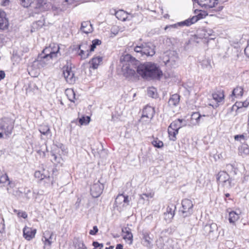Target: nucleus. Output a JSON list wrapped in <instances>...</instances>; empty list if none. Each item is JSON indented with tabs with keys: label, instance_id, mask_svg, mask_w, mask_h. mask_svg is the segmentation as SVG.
Returning <instances> with one entry per match:
<instances>
[{
	"label": "nucleus",
	"instance_id": "f257e3e1",
	"mask_svg": "<svg viewBox=\"0 0 249 249\" xmlns=\"http://www.w3.org/2000/svg\"><path fill=\"white\" fill-rule=\"evenodd\" d=\"M137 73L145 79H159L162 75L159 67L156 64L151 62L139 65Z\"/></svg>",
	"mask_w": 249,
	"mask_h": 249
},
{
	"label": "nucleus",
	"instance_id": "f03ea898",
	"mask_svg": "<svg viewBox=\"0 0 249 249\" xmlns=\"http://www.w3.org/2000/svg\"><path fill=\"white\" fill-rule=\"evenodd\" d=\"M122 64V72L126 78L134 77L136 75L139 61L129 54L123 55L120 58Z\"/></svg>",
	"mask_w": 249,
	"mask_h": 249
},
{
	"label": "nucleus",
	"instance_id": "7ed1b4c3",
	"mask_svg": "<svg viewBox=\"0 0 249 249\" xmlns=\"http://www.w3.org/2000/svg\"><path fill=\"white\" fill-rule=\"evenodd\" d=\"M50 7L51 4L48 0H34L31 10L37 14L47 11Z\"/></svg>",
	"mask_w": 249,
	"mask_h": 249
},
{
	"label": "nucleus",
	"instance_id": "20e7f679",
	"mask_svg": "<svg viewBox=\"0 0 249 249\" xmlns=\"http://www.w3.org/2000/svg\"><path fill=\"white\" fill-rule=\"evenodd\" d=\"M205 15L204 14H202V13H200L197 14V15L193 16L191 18H188L184 21L178 22V23L174 24L173 25H170L169 26H166L164 29L166 30L168 28H177L178 26H189L192 25L193 23H195L199 19L204 18L205 17Z\"/></svg>",
	"mask_w": 249,
	"mask_h": 249
},
{
	"label": "nucleus",
	"instance_id": "39448f33",
	"mask_svg": "<svg viewBox=\"0 0 249 249\" xmlns=\"http://www.w3.org/2000/svg\"><path fill=\"white\" fill-rule=\"evenodd\" d=\"M194 204L191 200L184 199L181 202V207L179 210L180 215L183 217L190 216L193 213Z\"/></svg>",
	"mask_w": 249,
	"mask_h": 249
},
{
	"label": "nucleus",
	"instance_id": "423d86ee",
	"mask_svg": "<svg viewBox=\"0 0 249 249\" xmlns=\"http://www.w3.org/2000/svg\"><path fill=\"white\" fill-rule=\"evenodd\" d=\"M42 53L45 54L46 56H48L50 59L56 58L58 54L60 53L59 47L56 44H51L42 51Z\"/></svg>",
	"mask_w": 249,
	"mask_h": 249
},
{
	"label": "nucleus",
	"instance_id": "0eeeda50",
	"mask_svg": "<svg viewBox=\"0 0 249 249\" xmlns=\"http://www.w3.org/2000/svg\"><path fill=\"white\" fill-rule=\"evenodd\" d=\"M155 110L153 107L151 106H146L143 109L141 121L145 124H149L153 118Z\"/></svg>",
	"mask_w": 249,
	"mask_h": 249
},
{
	"label": "nucleus",
	"instance_id": "6e6552de",
	"mask_svg": "<svg viewBox=\"0 0 249 249\" xmlns=\"http://www.w3.org/2000/svg\"><path fill=\"white\" fill-rule=\"evenodd\" d=\"M216 179L219 183L223 184L227 188H230L232 186V180L230 178L229 175L225 171L219 172L216 176Z\"/></svg>",
	"mask_w": 249,
	"mask_h": 249
},
{
	"label": "nucleus",
	"instance_id": "1a4fd4ad",
	"mask_svg": "<svg viewBox=\"0 0 249 249\" xmlns=\"http://www.w3.org/2000/svg\"><path fill=\"white\" fill-rule=\"evenodd\" d=\"M50 59L48 56H46L45 54L42 53L33 62V66L37 69L45 67L49 64V61Z\"/></svg>",
	"mask_w": 249,
	"mask_h": 249
},
{
	"label": "nucleus",
	"instance_id": "9d476101",
	"mask_svg": "<svg viewBox=\"0 0 249 249\" xmlns=\"http://www.w3.org/2000/svg\"><path fill=\"white\" fill-rule=\"evenodd\" d=\"M178 59V56L175 52H171L169 56H165L163 57L165 64L171 68H175L177 66Z\"/></svg>",
	"mask_w": 249,
	"mask_h": 249
},
{
	"label": "nucleus",
	"instance_id": "9b49d317",
	"mask_svg": "<svg viewBox=\"0 0 249 249\" xmlns=\"http://www.w3.org/2000/svg\"><path fill=\"white\" fill-rule=\"evenodd\" d=\"M63 75L66 81L69 84H74L76 81V77L74 75V71L71 67L65 66L63 67Z\"/></svg>",
	"mask_w": 249,
	"mask_h": 249
},
{
	"label": "nucleus",
	"instance_id": "f8f14e48",
	"mask_svg": "<svg viewBox=\"0 0 249 249\" xmlns=\"http://www.w3.org/2000/svg\"><path fill=\"white\" fill-rule=\"evenodd\" d=\"M89 45L87 42H82L78 45L77 53L82 59H86L89 55Z\"/></svg>",
	"mask_w": 249,
	"mask_h": 249
},
{
	"label": "nucleus",
	"instance_id": "ddd939ff",
	"mask_svg": "<svg viewBox=\"0 0 249 249\" xmlns=\"http://www.w3.org/2000/svg\"><path fill=\"white\" fill-rule=\"evenodd\" d=\"M104 188V185L100 183L99 181L94 183L90 188L91 196L95 198L99 197L102 193Z\"/></svg>",
	"mask_w": 249,
	"mask_h": 249
},
{
	"label": "nucleus",
	"instance_id": "4468645a",
	"mask_svg": "<svg viewBox=\"0 0 249 249\" xmlns=\"http://www.w3.org/2000/svg\"><path fill=\"white\" fill-rule=\"evenodd\" d=\"M198 5L205 9L214 7L218 3V0H193Z\"/></svg>",
	"mask_w": 249,
	"mask_h": 249
},
{
	"label": "nucleus",
	"instance_id": "2eb2a0df",
	"mask_svg": "<svg viewBox=\"0 0 249 249\" xmlns=\"http://www.w3.org/2000/svg\"><path fill=\"white\" fill-rule=\"evenodd\" d=\"M53 233L49 231H46L43 233L42 240L44 244V249H50L51 246L53 243Z\"/></svg>",
	"mask_w": 249,
	"mask_h": 249
},
{
	"label": "nucleus",
	"instance_id": "dca6fc26",
	"mask_svg": "<svg viewBox=\"0 0 249 249\" xmlns=\"http://www.w3.org/2000/svg\"><path fill=\"white\" fill-rule=\"evenodd\" d=\"M208 117L205 115H201L199 112H194L191 117V124L192 125H196L199 124L201 122L205 121V119Z\"/></svg>",
	"mask_w": 249,
	"mask_h": 249
},
{
	"label": "nucleus",
	"instance_id": "f3484780",
	"mask_svg": "<svg viewBox=\"0 0 249 249\" xmlns=\"http://www.w3.org/2000/svg\"><path fill=\"white\" fill-rule=\"evenodd\" d=\"M35 177L38 178L40 180L44 179L49 180L48 182L53 184V180L51 179L48 171L44 169L42 171H36L34 174Z\"/></svg>",
	"mask_w": 249,
	"mask_h": 249
},
{
	"label": "nucleus",
	"instance_id": "a211bd4d",
	"mask_svg": "<svg viewBox=\"0 0 249 249\" xmlns=\"http://www.w3.org/2000/svg\"><path fill=\"white\" fill-rule=\"evenodd\" d=\"M2 121L4 123L7 122L8 124L6 127H5L4 125H1L0 127L1 129L4 130L5 135L9 136L11 135L14 128V122L8 118H3Z\"/></svg>",
	"mask_w": 249,
	"mask_h": 249
},
{
	"label": "nucleus",
	"instance_id": "6ab92c4d",
	"mask_svg": "<svg viewBox=\"0 0 249 249\" xmlns=\"http://www.w3.org/2000/svg\"><path fill=\"white\" fill-rule=\"evenodd\" d=\"M123 238L128 244H132L133 243V234L131 230L129 227H124L122 229Z\"/></svg>",
	"mask_w": 249,
	"mask_h": 249
},
{
	"label": "nucleus",
	"instance_id": "aec40b11",
	"mask_svg": "<svg viewBox=\"0 0 249 249\" xmlns=\"http://www.w3.org/2000/svg\"><path fill=\"white\" fill-rule=\"evenodd\" d=\"M204 230L206 233L208 234L210 236H213L214 235H216L218 227L216 224L212 223L205 225L204 227Z\"/></svg>",
	"mask_w": 249,
	"mask_h": 249
},
{
	"label": "nucleus",
	"instance_id": "412c9836",
	"mask_svg": "<svg viewBox=\"0 0 249 249\" xmlns=\"http://www.w3.org/2000/svg\"><path fill=\"white\" fill-rule=\"evenodd\" d=\"M23 232L24 237L27 240H30L35 236L36 230L35 229L26 226L23 230Z\"/></svg>",
	"mask_w": 249,
	"mask_h": 249
},
{
	"label": "nucleus",
	"instance_id": "4be33fe9",
	"mask_svg": "<svg viewBox=\"0 0 249 249\" xmlns=\"http://www.w3.org/2000/svg\"><path fill=\"white\" fill-rule=\"evenodd\" d=\"M142 235L143 245L147 247H151L153 239L150 237V232L146 231H142Z\"/></svg>",
	"mask_w": 249,
	"mask_h": 249
},
{
	"label": "nucleus",
	"instance_id": "5701e85b",
	"mask_svg": "<svg viewBox=\"0 0 249 249\" xmlns=\"http://www.w3.org/2000/svg\"><path fill=\"white\" fill-rule=\"evenodd\" d=\"M143 48L146 50L145 53H143L144 55L152 56L155 53V46L151 43H145L143 44Z\"/></svg>",
	"mask_w": 249,
	"mask_h": 249
},
{
	"label": "nucleus",
	"instance_id": "b1692460",
	"mask_svg": "<svg viewBox=\"0 0 249 249\" xmlns=\"http://www.w3.org/2000/svg\"><path fill=\"white\" fill-rule=\"evenodd\" d=\"M129 201L128 196L121 194L117 196L115 202L117 205L123 204V206H126L128 205Z\"/></svg>",
	"mask_w": 249,
	"mask_h": 249
},
{
	"label": "nucleus",
	"instance_id": "393cba45",
	"mask_svg": "<svg viewBox=\"0 0 249 249\" xmlns=\"http://www.w3.org/2000/svg\"><path fill=\"white\" fill-rule=\"evenodd\" d=\"M8 21L6 18V14L3 11H0V29L4 30L8 27Z\"/></svg>",
	"mask_w": 249,
	"mask_h": 249
},
{
	"label": "nucleus",
	"instance_id": "a878e982",
	"mask_svg": "<svg viewBox=\"0 0 249 249\" xmlns=\"http://www.w3.org/2000/svg\"><path fill=\"white\" fill-rule=\"evenodd\" d=\"M213 100L217 103L223 102L224 99V91L223 90H218L212 94Z\"/></svg>",
	"mask_w": 249,
	"mask_h": 249
},
{
	"label": "nucleus",
	"instance_id": "bb28decb",
	"mask_svg": "<svg viewBox=\"0 0 249 249\" xmlns=\"http://www.w3.org/2000/svg\"><path fill=\"white\" fill-rule=\"evenodd\" d=\"M39 131L42 135L45 136L48 138H51L52 136L50 127L47 125H42L40 126Z\"/></svg>",
	"mask_w": 249,
	"mask_h": 249
},
{
	"label": "nucleus",
	"instance_id": "cd10ccee",
	"mask_svg": "<svg viewBox=\"0 0 249 249\" xmlns=\"http://www.w3.org/2000/svg\"><path fill=\"white\" fill-rule=\"evenodd\" d=\"M240 212L231 211L229 214V220L230 223L234 224L240 218Z\"/></svg>",
	"mask_w": 249,
	"mask_h": 249
},
{
	"label": "nucleus",
	"instance_id": "c85d7f7f",
	"mask_svg": "<svg viewBox=\"0 0 249 249\" xmlns=\"http://www.w3.org/2000/svg\"><path fill=\"white\" fill-rule=\"evenodd\" d=\"M81 30L84 33L88 34L92 32L91 24L89 21H84L81 23Z\"/></svg>",
	"mask_w": 249,
	"mask_h": 249
},
{
	"label": "nucleus",
	"instance_id": "c756f323",
	"mask_svg": "<svg viewBox=\"0 0 249 249\" xmlns=\"http://www.w3.org/2000/svg\"><path fill=\"white\" fill-rule=\"evenodd\" d=\"M103 61V58L101 56H97L93 57L90 61L89 64L90 65V68L93 69H96L98 67V66L102 63Z\"/></svg>",
	"mask_w": 249,
	"mask_h": 249
},
{
	"label": "nucleus",
	"instance_id": "7c9ffc66",
	"mask_svg": "<svg viewBox=\"0 0 249 249\" xmlns=\"http://www.w3.org/2000/svg\"><path fill=\"white\" fill-rule=\"evenodd\" d=\"M213 32L210 29H203L198 32V35L200 37L208 38L210 36H213Z\"/></svg>",
	"mask_w": 249,
	"mask_h": 249
},
{
	"label": "nucleus",
	"instance_id": "2f4dec72",
	"mask_svg": "<svg viewBox=\"0 0 249 249\" xmlns=\"http://www.w3.org/2000/svg\"><path fill=\"white\" fill-rule=\"evenodd\" d=\"M243 94V88L242 87H237L233 89L232 94L231 95L232 100H233V97L239 98L242 96Z\"/></svg>",
	"mask_w": 249,
	"mask_h": 249
},
{
	"label": "nucleus",
	"instance_id": "473e14b6",
	"mask_svg": "<svg viewBox=\"0 0 249 249\" xmlns=\"http://www.w3.org/2000/svg\"><path fill=\"white\" fill-rule=\"evenodd\" d=\"M179 102V96L177 94H173L171 96L168 101V104L170 106L176 107Z\"/></svg>",
	"mask_w": 249,
	"mask_h": 249
},
{
	"label": "nucleus",
	"instance_id": "72a5a7b5",
	"mask_svg": "<svg viewBox=\"0 0 249 249\" xmlns=\"http://www.w3.org/2000/svg\"><path fill=\"white\" fill-rule=\"evenodd\" d=\"M115 16L117 18L122 21L130 19L129 16L127 15V13L124 10H119L116 12Z\"/></svg>",
	"mask_w": 249,
	"mask_h": 249
},
{
	"label": "nucleus",
	"instance_id": "f704fd0d",
	"mask_svg": "<svg viewBox=\"0 0 249 249\" xmlns=\"http://www.w3.org/2000/svg\"><path fill=\"white\" fill-rule=\"evenodd\" d=\"M168 133L169 139L171 141H175L176 140V135L178 134V131L174 129L173 128L168 127Z\"/></svg>",
	"mask_w": 249,
	"mask_h": 249
},
{
	"label": "nucleus",
	"instance_id": "c9c22d12",
	"mask_svg": "<svg viewBox=\"0 0 249 249\" xmlns=\"http://www.w3.org/2000/svg\"><path fill=\"white\" fill-rule=\"evenodd\" d=\"M66 94L69 100L71 102H74L76 99L75 93L74 90L71 89H67L65 91Z\"/></svg>",
	"mask_w": 249,
	"mask_h": 249
},
{
	"label": "nucleus",
	"instance_id": "e433bc0d",
	"mask_svg": "<svg viewBox=\"0 0 249 249\" xmlns=\"http://www.w3.org/2000/svg\"><path fill=\"white\" fill-rule=\"evenodd\" d=\"M239 155L244 156L249 155V148L247 145H243L238 148Z\"/></svg>",
	"mask_w": 249,
	"mask_h": 249
},
{
	"label": "nucleus",
	"instance_id": "4c0bfd02",
	"mask_svg": "<svg viewBox=\"0 0 249 249\" xmlns=\"http://www.w3.org/2000/svg\"><path fill=\"white\" fill-rule=\"evenodd\" d=\"M20 4L24 7L29 8L32 10V4L33 3V0H19Z\"/></svg>",
	"mask_w": 249,
	"mask_h": 249
},
{
	"label": "nucleus",
	"instance_id": "58836bf2",
	"mask_svg": "<svg viewBox=\"0 0 249 249\" xmlns=\"http://www.w3.org/2000/svg\"><path fill=\"white\" fill-rule=\"evenodd\" d=\"M152 145L157 148H161L163 146V143L158 138H153V140L151 142Z\"/></svg>",
	"mask_w": 249,
	"mask_h": 249
},
{
	"label": "nucleus",
	"instance_id": "ea45409f",
	"mask_svg": "<svg viewBox=\"0 0 249 249\" xmlns=\"http://www.w3.org/2000/svg\"><path fill=\"white\" fill-rule=\"evenodd\" d=\"M0 183L3 184L4 185L6 183H7V184L9 185L10 184V181L9 180V178H8V176L6 173L2 175L0 177Z\"/></svg>",
	"mask_w": 249,
	"mask_h": 249
},
{
	"label": "nucleus",
	"instance_id": "a19ab883",
	"mask_svg": "<svg viewBox=\"0 0 249 249\" xmlns=\"http://www.w3.org/2000/svg\"><path fill=\"white\" fill-rule=\"evenodd\" d=\"M134 51L138 53H140V56L143 55V53H145L146 50L144 48H143V44L141 46H136L134 48Z\"/></svg>",
	"mask_w": 249,
	"mask_h": 249
},
{
	"label": "nucleus",
	"instance_id": "79ce46f5",
	"mask_svg": "<svg viewBox=\"0 0 249 249\" xmlns=\"http://www.w3.org/2000/svg\"><path fill=\"white\" fill-rule=\"evenodd\" d=\"M169 127L178 131L179 129L181 128L179 120L177 119L174 121L170 124Z\"/></svg>",
	"mask_w": 249,
	"mask_h": 249
},
{
	"label": "nucleus",
	"instance_id": "37998d69",
	"mask_svg": "<svg viewBox=\"0 0 249 249\" xmlns=\"http://www.w3.org/2000/svg\"><path fill=\"white\" fill-rule=\"evenodd\" d=\"M101 44V41L99 39H94L92 41V44L89 46L90 52H92L94 50L97 45H99Z\"/></svg>",
	"mask_w": 249,
	"mask_h": 249
},
{
	"label": "nucleus",
	"instance_id": "c03bdc74",
	"mask_svg": "<svg viewBox=\"0 0 249 249\" xmlns=\"http://www.w3.org/2000/svg\"><path fill=\"white\" fill-rule=\"evenodd\" d=\"M90 122V117L89 116L82 117L79 119V122L81 125H87Z\"/></svg>",
	"mask_w": 249,
	"mask_h": 249
},
{
	"label": "nucleus",
	"instance_id": "a18cd8bd",
	"mask_svg": "<svg viewBox=\"0 0 249 249\" xmlns=\"http://www.w3.org/2000/svg\"><path fill=\"white\" fill-rule=\"evenodd\" d=\"M147 94L149 96L155 98L157 96L156 90L154 88H150L147 90Z\"/></svg>",
	"mask_w": 249,
	"mask_h": 249
},
{
	"label": "nucleus",
	"instance_id": "49530a36",
	"mask_svg": "<svg viewBox=\"0 0 249 249\" xmlns=\"http://www.w3.org/2000/svg\"><path fill=\"white\" fill-rule=\"evenodd\" d=\"M75 247L76 249H87V247L82 241H78L76 243Z\"/></svg>",
	"mask_w": 249,
	"mask_h": 249
},
{
	"label": "nucleus",
	"instance_id": "de8ad7c7",
	"mask_svg": "<svg viewBox=\"0 0 249 249\" xmlns=\"http://www.w3.org/2000/svg\"><path fill=\"white\" fill-rule=\"evenodd\" d=\"M248 135L247 133H243L241 135H237L234 136V139L236 141H239L240 140H243L244 141H246L247 140Z\"/></svg>",
	"mask_w": 249,
	"mask_h": 249
},
{
	"label": "nucleus",
	"instance_id": "09e8293b",
	"mask_svg": "<svg viewBox=\"0 0 249 249\" xmlns=\"http://www.w3.org/2000/svg\"><path fill=\"white\" fill-rule=\"evenodd\" d=\"M202 65L205 68L210 69L212 68L211 60L209 59L203 60L202 62Z\"/></svg>",
	"mask_w": 249,
	"mask_h": 249
},
{
	"label": "nucleus",
	"instance_id": "8fccbe9b",
	"mask_svg": "<svg viewBox=\"0 0 249 249\" xmlns=\"http://www.w3.org/2000/svg\"><path fill=\"white\" fill-rule=\"evenodd\" d=\"M176 209V206L174 205H172L171 206H168L166 209V212L165 213H172L173 215H175V210Z\"/></svg>",
	"mask_w": 249,
	"mask_h": 249
},
{
	"label": "nucleus",
	"instance_id": "3c124183",
	"mask_svg": "<svg viewBox=\"0 0 249 249\" xmlns=\"http://www.w3.org/2000/svg\"><path fill=\"white\" fill-rule=\"evenodd\" d=\"M44 25V22L41 20H38L35 23H33V27L34 28L38 29Z\"/></svg>",
	"mask_w": 249,
	"mask_h": 249
},
{
	"label": "nucleus",
	"instance_id": "603ef678",
	"mask_svg": "<svg viewBox=\"0 0 249 249\" xmlns=\"http://www.w3.org/2000/svg\"><path fill=\"white\" fill-rule=\"evenodd\" d=\"M92 245L94 247L93 249H102L104 247L103 244H100L96 241H94L92 243Z\"/></svg>",
	"mask_w": 249,
	"mask_h": 249
},
{
	"label": "nucleus",
	"instance_id": "864d4df0",
	"mask_svg": "<svg viewBox=\"0 0 249 249\" xmlns=\"http://www.w3.org/2000/svg\"><path fill=\"white\" fill-rule=\"evenodd\" d=\"M153 196H154L153 193H147V194H143L142 195H141L140 197L141 199H144L145 197H146L147 198H152L153 197Z\"/></svg>",
	"mask_w": 249,
	"mask_h": 249
},
{
	"label": "nucleus",
	"instance_id": "5fc2aeb1",
	"mask_svg": "<svg viewBox=\"0 0 249 249\" xmlns=\"http://www.w3.org/2000/svg\"><path fill=\"white\" fill-rule=\"evenodd\" d=\"M164 216H165V219L167 221H170L174 217V215H173L172 213H164Z\"/></svg>",
	"mask_w": 249,
	"mask_h": 249
},
{
	"label": "nucleus",
	"instance_id": "6e6d98bb",
	"mask_svg": "<svg viewBox=\"0 0 249 249\" xmlns=\"http://www.w3.org/2000/svg\"><path fill=\"white\" fill-rule=\"evenodd\" d=\"M98 231V229L96 226H95L93 228V230L89 231V234L91 235H95Z\"/></svg>",
	"mask_w": 249,
	"mask_h": 249
},
{
	"label": "nucleus",
	"instance_id": "4d7b16f0",
	"mask_svg": "<svg viewBox=\"0 0 249 249\" xmlns=\"http://www.w3.org/2000/svg\"><path fill=\"white\" fill-rule=\"evenodd\" d=\"M18 215L19 217H21L24 219L27 217V214L25 212H18Z\"/></svg>",
	"mask_w": 249,
	"mask_h": 249
},
{
	"label": "nucleus",
	"instance_id": "13d9d810",
	"mask_svg": "<svg viewBox=\"0 0 249 249\" xmlns=\"http://www.w3.org/2000/svg\"><path fill=\"white\" fill-rule=\"evenodd\" d=\"M178 120H179L181 127L185 126L187 125V122L185 120L180 119H178Z\"/></svg>",
	"mask_w": 249,
	"mask_h": 249
},
{
	"label": "nucleus",
	"instance_id": "bf43d9fd",
	"mask_svg": "<svg viewBox=\"0 0 249 249\" xmlns=\"http://www.w3.org/2000/svg\"><path fill=\"white\" fill-rule=\"evenodd\" d=\"M61 2L64 5L70 4L72 3L73 0H60Z\"/></svg>",
	"mask_w": 249,
	"mask_h": 249
},
{
	"label": "nucleus",
	"instance_id": "052dcab7",
	"mask_svg": "<svg viewBox=\"0 0 249 249\" xmlns=\"http://www.w3.org/2000/svg\"><path fill=\"white\" fill-rule=\"evenodd\" d=\"M244 52L246 56L249 57V41H248V44L247 46L245 49Z\"/></svg>",
	"mask_w": 249,
	"mask_h": 249
},
{
	"label": "nucleus",
	"instance_id": "680f3d73",
	"mask_svg": "<svg viewBox=\"0 0 249 249\" xmlns=\"http://www.w3.org/2000/svg\"><path fill=\"white\" fill-rule=\"evenodd\" d=\"M249 105V98L247 99L245 102L242 103V106L244 107H247Z\"/></svg>",
	"mask_w": 249,
	"mask_h": 249
},
{
	"label": "nucleus",
	"instance_id": "e2e57ef3",
	"mask_svg": "<svg viewBox=\"0 0 249 249\" xmlns=\"http://www.w3.org/2000/svg\"><path fill=\"white\" fill-rule=\"evenodd\" d=\"M5 73L3 71H0V81L5 77Z\"/></svg>",
	"mask_w": 249,
	"mask_h": 249
},
{
	"label": "nucleus",
	"instance_id": "0e129e2a",
	"mask_svg": "<svg viewBox=\"0 0 249 249\" xmlns=\"http://www.w3.org/2000/svg\"><path fill=\"white\" fill-rule=\"evenodd\" d=\"M9 2V0H2V1H1V4L3 6H6L8 5Z\"/></svg>",
	"mask_w": 249,
	"mask_h": 249
},
{
	"label": "nucleus",
	"instance_id": "69168bd1",
	"mask_svg": "<svg viewBox=\"0 0 249 249\" xmlns=\"http://www.w3.org/2000/svg\"><path fill=\"white\" fill-rule=\"evenodd\" d=\"M123 246L122 244H118L116 246V249H123Z\"/></svg>",
	"mask_w": 249,
	"mask_h": 249
},
{
	"label": "nucleus",
	"instance_id": "338daca9",
	"mask_svg": "<svg viewBox=\"0 0 249 249\" xmlns=\"http://www.w3.org/2000/svg\"><path fill=\"white\" fill-rule=\"evenodd\" d=\"M52 156L53 157V159H54V160L55 161H56L57 157H56V156L55 155V154H54L53 153V154H52Z\"/></svg>",
	"mask_w": 249,
	"mask_h": 249
},
{
	"label": "nucleus",
	"instance_id": "774afa93",
	"mask_svg": "<svg viewBox=\"0 0 249 249\" xmlns=\"http://www.w3.org/2000/svg\"><path fill=\"white\" fill-rule=\"evenodd\" d=\"M113 249V246H110L109 247H107L106 248V249Z\"/></svg>",
	"mask_w": 249,
	"mask_h": 249
}]
</instances>
